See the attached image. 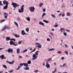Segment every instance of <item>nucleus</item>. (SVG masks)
<instances>
[{"label":"nucleus","instance_id":"nucleus-1","mask_svg":"<svg viewBox=\"0 0 73 73\" xmlns=\"http://www.w3.org/2000/svg\"><path fill=\"white\" fill-rule=\"evenodd\" d=\"M11 5H13V7L14 8H16V7H19V5H18V4L13 3V2H12V4Z\"/></svg>","mask_w":73,"mask_h":73},{"label":"nucleus","instance_id":"nucleus-2","mask_svg":"<svg viewBox=\"0 0 73 73\" xmlns=\"http://www.w3.org/2000/svg\"><path fill=\"white\" fill-rule=\"evenodd\" d=\"M24 5H23L21 6V9H19V13H22L24 12Z\"/></svg>","mask_w":73,"mask_h":73},{"label":"nucleus","instance_id":"nucleus-3","mask_svg":"<svg viewBox=\"0 0 73 73\" xmlns=\"http://www.w3.org/2000/svg\"><path fill=\"white\" fill-rule=\"evenodd\" d=\"M29 9L30 10V11L31 12H33L34 11H35V8L34 7V6H32L30 7L29 8Z\"/></svg>","mask_w":73,"mask_h":73},{"label":"nucleus","instance_id":"nucleus-4","mask_svg":"<svg viewBox=\"0 0 73 73\" xmlns=\"http://www.w3.org/2000/svg\"><path fill=\"white\" fill-rule=\"evenodd\" d=\"M37 55H35V54H33V58H31L32 60L33 61H34V60H35L36 59H37Z\"/></svg>","mask_w":73,"mask_h":73},{"label":"nucleus","instance_id":"nucleus-5","mask_svg":"<svg viewBox=\"0 0 73 73\" xmlns=\"http://www.w3.org/2000/svg\"><path fill=\"white\" fill-rule=\"evenodd\" d=\"M46 66L47 68H50V65H49V63H48L47 61H46Z\"/></svg>","mask_w":73,"mask_h":73},{"label":"nucleus","instance_id":"nucleus-6","mask_svg":"<svg viewBox=\"0 0 73 73\" xmlns=\"http://www.w3.org/2000/svg\"><path fill=\"white\" fill-rule=\"evenodd\" d=\"M10 45H13L15 46H17V44H16L15 43L13 42L12 41H10Z\"/></svg>","mask_w":73,"mask_h":73},{"label":"nucleus","instance_id":"nucleus-7","mask_svg":"<svg viewBox=\"0 0 73 73\" xmlns=\"http://www.w3.org/2000/svg\"><path fill=\"white\" fill-rule=\"evenodd\" d=\"M3 14L4 15V17L5 18V19H7V17H7V16H8V13H3Z\"/></svg>","mask_w":73,"mask_h":73},{"label":"nucleus","instance_id":"nucleus-8","mask_svg":"<svg viewBox=\"0 0 73 73\" xmlns=\"http://www.w3.org/2000/svg\"><path fill=\"white\" fill-rule=\"evenodd\" d=\"M13 50L12 49L9 48L7 49L8 52H13Z\"/></svg>","mask_w":73,"mask_h":73},{"label":"nucleus","instance_id":"nucleus-9","mask_svg":"<svg viewBox=\"0 0 73 73\" xmlns=\"http://www.w3.org/2000/svg\"><path fill=\"white\" fill-rule=\"evenodd\" d=\"M3 29H1L2 31H4V30H5V29H6L7 28V25L4 26L3 27Z\"/></svg>","mask_w":73,"mask_h":73},{"label":"nucleus","instance_id":"nucleus-10","mask_svg":"<svg viewBox=\"0 0 73 73\" xmlns=\"http://www.w3.org/2000/svg\"><path fill=\"white\" fill-rule=\"evenodd\" d=\"M9 4V3L7 2L5 6L3 7V8L4 9H7V8H8V5Z\"/></svg>","mask_w":73,"mask_h":73},{"label":"nucleus","instance_id":"nucleus-11","mask_svg":"<svg viewBox=\"0 0 73 73\" xmlns=\"http://www.w3.org/2000/svg\"><path fill=\"white\" fill-rule=\"evenodd\" d=\"M21 34L22 35H26V33H25L24 31L22 30L21 32Z\"/></svg>","mask_w":73,"mask_h":73},{"label":"nucleus","instance_id":"nucleus-12","mask_svg":"<svg viewBox=\"0 0 73 73\" xmlns=\"http://www.w3.org/2000/svg\"><path fill=\"white\" fill-rule=\"evenodd\" d=\"M71 15V14H70V13L69 12H67L66 14V16H68V17L70 16Z\"/></svg>","mask_w":73,"mask_h":73},{"label":"nucleus","instance_id":"nucleus-13","mask_svg":"<svg viewBox=\"0 0 73 73\" xmlns=\"http://www.w3.org/2000/svg\"><path fill=\"white\" fill-rule=\"evenodd\" d=\"M39 25H42V26L44 27V23L41 22H39Z\"/></svg>","mask_w":73,"mask_h":73},{"label":"nucleus","instance_id":"nucleus-14","mask_svg":"<svg viewBox=\"0 0 73 73\" xmlns=\"http://www.w3.org/2000/svg\"><path fill=\"white\" fill-rule=\"evenodd\" d=\"M26 19L28 21H31V18L29 17L26 18Z\"/></svg>","mask_w":73,"mask_h":73},{"label":"nucleus","instance_id":"nucleus-15","mask_svg":"<svg viewBox=\"0 0 73 73\" xmlns=\"http://www.w3.org/2000/svg\"><path fill=\"white\" fill-rule=\"evenodd\" d=\"M52 60V58H50L48 59L46 61H47V62H50V61H51Z\"/></svg>","mask_w":73,"mask_h":73},{"label":"nucleus","instance_id":"nucleus-16","mask_svg":"<svg viewBox=\"0 0 73 73\" xmlns=\"http://www.w3.org/2000/svg\"><path fill=\"white\" fill-rule=\"evenodd\" d=\"M23 66H26V67L28 66V63H23Z\"/></svg>","mask_w":73,"mask_h":73},{"label":"nucleus","instance_id":"nucleus-17","mask_svg":"<svg viewBox=\"0 0 73 73\" xmlns=\"http://www.w3.org/2000/svg\"><path fill=\"white\" fill-rule=\"evenodd\" d=\"M55 49L54 48H50L48 49V51H52V50H54Z\"/></svg>","mask_w":73,"mask_h":73},{"label":"nucleus","instance_id":"nucleus-18","mask_svg":"<svg viewBox=\"0 0 73 73\" xmlns=\"http://www.w3.org/2000/svg\"><path fill=\"white\" fill-rule=\"evenodd\" d=\"M6 39L7 41H9V40H11V39H10V38L9 37H7L6 38Z\"/></svg>","mask_w":73,"mask_h":73},{"label":"nucleus","instance_id":"nucleus-19","mask_svg":"<svg viewBox=\"0 0 73 73\" xmlns=\"http://www.w3.org/2000/svg\"><path fill=\"white\" fill-rule=\"evenodd\" d=\"M17 54H19L20 53V49L19 48H17Z\"/></svg>","mask_w":73,"mask_h":73},{"label":"nucleus","instance_id":"nucleus-20","mask_svg":"<svg viewBox=\"0 0 73 73\" xmlns=\"http://www.w3.org/2000/svg\"><path fill=\"white\" fill-rule=\"evenodd\" d=\"M49 33L51 36H54V33H53L52 32L50 31L49 32Z\"/></svg>","mask_w":73,"mask_h":73},{"label":"nucleus","instance_id":"nucleus-21","mask_svg":"<svg viewBox=\"0 0 73 73\" xmlns=\"http://www.w3.org/2000/svg\"><path fill=\"white\" fill-rule=\"evenodd\" d=\"M7 3H9L8 2H7V1H3V3L4 5H5L6 4L7 5Z\"/></svg>","mask_w":73,"mask_h":73},{"label":"nucleus","instance_id":"nucleus-22","mask_svg":"<svg viewBox=\"0 0 73 73\" xmlns=\"http://www.w3.org/2000/svg\"><path fill=\"white\" fill-rule=\"evenodd\" d=\"M38 52H39V51L37 50L35 52V55H36V56H38Z\"/></svg>","mask_w":73,"mask_h":73},{"label":"nucleus","instance_id":"nucleus-23","mask_svg":"<svg viewBox=\"0 0 73 73\" xmlns=\"http://www.w3.org/2000/svg\"><path fill=\"white\" fill-rule=\"evenodd\" d=\"M29 68L28 67H25L24 68V70H29Z\"/></svg>","mask_w":73,"mask_h":73},{"label":"nucleus","instance_id":"nucleus-24","mask_svg":"<svg viewBox=\"0 0 73 73\" xmlns=\"http://www.w3.org/2000/svg\"><path fill=\"white\" fill-rule=\"evenodd\" d=\"M4 55H0V58H2V60L4 59Z\"/></svg>","mask_w":73,"mask_h":73},{"label":"nucleus","instance_id":"nucleus-25","mask_svg":"<svg viewBox=\"0 0 73 73\" xmlns=\"http://www.w3.org/2000/svg\"><path fill=\"white\" fill-rule=\"evenodd\" d=\"M35 45H38V46L39 45H41V43H38V42H37L35 43Z\"/></svg>","mask_w":73,"mask_h":73},{"label":"nucleus","instance_id":"nucleus-26","mask_svg":"<svg viewBox=\"0 0 73 73\" xmlns=\"http://www.w3.org/2000/svg\"><path fill=\"white\" fill-rule=\"evenodd\" d=\"M14 62H15V60H13L12 61V62H9V64H13L14 63Z\"/></svg>","mask_w":73,"mask_h":73},{"label":"nucleus","instance_id":"nucleus-27","mask_svg":"<svg viewBox=\"0 0 73 73\" xmlns=\"http://www.w3.org/2000/svg\"><path fill=\"white\" fill-rule=\"evenodd\" d=\"M51 16L52 17H53V18H54V19H55V18H56V16H55V15H54L52 14H51Z\"/></svg>","mask_w":73,"mask_h":73},{"label":"nucleus","instance_id":"nucleus-28","mask_svg":"<svg viewBox=\"0 0 73 73\" xmlns=\"http://www.w3.org/2000/svg\"><path fill=\"white\" fill-rule=\"evenodd\" d=\"M43 5V3H40L39 6V7H41Z\"/></svg>","mask_w":73,"mask_h":73},{"label":"nucleus","instance_id":"nucleus-29","mask_svg":"<svg viewBox=\"0 0 73 73\" xmlns=\"http://www.w3.org/2000/svg\"><path fill=\"white\" fill-rule=\"evenodd\" d=\"M15 37H16L17 38H18V37H20V36L17 34L15 35Z\"/></svg>","mask_w":73,"mask_h":73},{"label":"nucleus","instance_id":"nucleus-30","mask_svg":"<svg viewBox=\"0 0 73 73\" xmlns=\"http://www.w3.org/2000/svg\"><path fill=\"white\" fill-rule=\"evenodd\" d=\"M28 50V49H26L25 50H24L23 52H21V53H25V52H26Z\"/></svg>","mask_w":73,"mask_h":73},{"label":"nucleus","instance_id":"nucleus-31","mask_svg":"<svg viewBox=\"0 0 73 73\" xmlns=\"http://www.w3.org/2000/svg\"><path fill=\"white\" fill-rule=\"evenodd\" d=\"M14 23L17 26V27H19V25H18V24H17V23L16 22H14Z\"/></svg>","mask_w":73,"mask_h":73},{"label":"nucleus","instance_id":"nucleus-32","mask_svg":"<svg viewBox=\"0 0 73 73\" xmlns=\"http://www.w3.org/2000/svg\"><path fill=\"white\" fill-rule=\"evenodd\" d=\"M64 53H65V54H66L67 55H68V51L65 50L64 51Z\"/></svg>","mask_w":73,"mask_h":73},{"label":"nucleus","instance_id":"nucleus-33","mask_svg":"<svg viewBox=\"0 0 73 73\" xmlns=\"http://www.w3.org/2000/svg\"><path fill=\"white\" fill-rule=\"evenodd\" d=\"M57 71V68H56L55 69V70L54 71H52V73H54L56 72Z\"/></svg>","mask_w":73,"mask_h":73},{"label":"nucleus","instance_id":"nucleus-34","mask_svg":"<svg viewBox=\"0 0 73 73\" xmlns=\"http://www.w3.org/2000/svg\"><path fill=\"white\" fill-rule=\"evenodd\" d=\"M3 68H4L5 69H7V67L5 65H3Z\"/></svg>","mask_w":73,"mask_h":73},{"label":"nucleus","instance_id":"nucleus-35","mask_svg":"<svg viewBox=\"0 0 73 73\" xmlns=\"http://www.w3.org/2000/svg\"><path fill=\"white\" fill-rule=\"evenodd\" d=\"M57 53L58 54H61V53H62V52H61V51H59L57 52Z\"/></svg>","mask_w":73,"mask_h":73},{"label":"nucleus","instance_id":"nucleus-36","mask_svg":"<svg viewBox=\"0 0 73 73\" xmlns=\"http://www.w3.org/2000/svg\"><path fill=\"white\" fill-rule=\"evenodd\" d=\"M5 21V20H1V21H0V23H2L3 22H4V21Z\"/></svg>","mask_w":73,"mask_h":73},{"label":"nucleus","instance_id":"nucleus-37","mask_svg":"<svg viewBox=\"0 0 73 73\" xmlns=\"http://www.w3.org/2000/svg\"><path fill=\"white\" fill-rule=\"evenodd\" d=\"M43 21L46 23H49V21H47L46 20H43Z\"/></svg>","mask_w":73,"mask_h":73},{"label":"nucleus","instance_id":"nucleus-38","mask_svg":"<svg viewBox=\"0 0 73 73\" xmlns=\"http://www.w3.org/2000/svg\"><path fill=\"white\" fill-rule=\"evenodd\" d=\"M21 66H19L18 67V68L16 70H17L18 69H20V68H21Z\"/></svg>","mask_w":73,"mask_h":73},{"label":"nucleus","instance_id":"nucleus-39","mask_svg":"<svg viewBox=\"0 0 73 73\" xmlns=\"http://www.w3.org/2000/svg\"><path fill=\"white\" fill-rule=\"evenodd\" d=\"M27 63L28 64H31V61L29 60L28 61Z\"/></svg>","mask_w":73,"mask_h":73},{"label":"nucleus","instance_id":"nucleus-40","mask_svg":"<svg viewBox=\"0 0 73 73\" xmlns=\"http://www.w3.org/2000/svg\"><path fill=\"white\" fill-rule=\"evenodd\" d=\"M25 30L27 32H29V28H27Z\"/></svg>","mask_w":73,"mask_h":73},{"label":"nucleus","instance_id":"nucleus-41","mask_svg":"<svg viewBox=\"0 0 73 73\" xmlns=\"http://www.w3.org/2000/svg\"><path fill=\"white\" fill-rule=\"evenodd\" d=\"M1 3H2V1H0V5L1 6H3V4Z\"/></svg>","mask_w":73,"mask_h":73},{"label":"nucleus","instance_id":"nucleus-42","mask_svg":"<svg viewBox=\"0 0 73 73\" xmlns=\"http://www.w3.org/2000/svg\"><path fill=\"white\" fill-rule=\"evenodd\" d=\"M37 47L39 48H41V45L40 44V45H39V46H37Z\"/></svg>","mask_w":73,"mask_h":73},{"label":"nucleus","instance_id":"nucleus-43","mask_svg":"<svg viewBox=\"0 0 73 73\" xmlns=\"http://www.w3.org/2000/svg\"><path fill=\"white\" fill-rule=\"evenodd\" d=\"M64 28H61L60 29V31L61 32H63V31H64Z\"/></svg>","mask_w":73,"mask_h":73},{"label":"nucleus","instance_id":"nucleus-44","mask_svg":"<svg viewBox=\"0 0 73 73\" xmlns=\"http://www.w3.org/2000/svg\"><path fill=\"white\" fill-rule=\"evenodd\" d=\"M46 15V13H44L42 14V17H44V16H45Z\"/></svg>","mask_w":73,"mask_h":73},{"label":"nucleus","instance_id":"nucleus-45","mask_svg":"<svg viewBox=\"0 0 73 73\" xmlns=\"http://www.w3.org/2000/svg\"><path fill=\"white\" fill-rule=\"evenodd\" d=\"M54 27H58V25H55L54 26Z\"/></svg>","mask_w":73,"mask_h":73},{"label":"nucleus","instance_id":"nucleus-46","mask_svg":"<svg viewBox=\"0 0 73 73\" xmlns=\"http://www.w3.org/2000/svg\"><path fill=\"white\" fill-rule=\"evenodd\" d=\"M66 65V63H64L62 65L63 67H64V66H65Z\"/></svg>","mask_w":73,"mask_h":73},{"label":"nucleus","instance_id":"nucleus-47","mask_svg":"<svg viewBox=\"0 0 73 73\" xmlns=\"http://www.w3.org/2000/svg\"><path fill=\"white\" fill-rule=\"evenodd\" d=\"M63 35L64 36H66L67 33H66L64 32L63 33Z\"/></svg>","mask_w":73,"mask_h":73},{"label":"nucleus","instance_id":"nucleus-48","mask_svg":"<svg viewBox=\"0 0 73 73\" xmlns=\"http://www.w3.org/2000/svg\"><path fill=\"white\" fill-rule=\"evenodd\" d=\"M46 40L47 41H50V39L49 38H47L46 39Z\"/></svg>","mask_w":73,"mask_h":73},{"label":"nucleus","instance_id":"nucleus-49","mask_svg":"<svg viewBox=\"0 0 73 73\" xmlns=\"http://www.w3.org/2000/svg\"><path fill=\"white\" fill-rule=\"evenodd\" d=\"M65 48H67L68 47V45H67V44H65Z\"/></svg>","mask_w":73,"mask_h":73},{"label":"nucleus","instance_id":"nucleus-50","mask_svg":"<svg viewBox=\"0 0 73 73\" xmlns=\"http://www.w3.org/2000/svg\"><path fill=\"white\" fill-rule=\"evenodd\" d=\"M18 44L19 45H20V44H21V41H19L18 42Z\"/></svg>","mask_w":73,"mask_h":73},{"label":"nucleus","instance_id":"nucleus-51","mask_svg":"<svg viewBox=\"0 0 73 73\" xmlns=\"http://www.w3.org/2000/svg\"><path fill=\"white\" fill-rule=\"evenodd\" d=\"M38 72V70H36L34 71V72H35V73H37Z\"/></svg>","mask_w":73,"mask_h":73},{"label":"nucleus","instance_id":"nucleus-52","mask_svg":"<svg viewBox=\"0 0 73 73\" xmlns=\"http://www.w3.org/2000/svg\"><path fill=\"white\" fill-rule=\"evenodd\" d=\"M46 10V9H45V8L42 9L43 12H45Z\"/></svg>","mask_w":73,"mask_h":73},{"label":"nucleus","instance_id":"nucleus-53","mask_svg":"<svg viewBox=\"0 0 73 73\" xmlns=\"http://www.w3.org/2000/svg\"><path fill=\"white\" fill-rule=\"evenodd\" d=\"M9 73H12L13 72V70H11L10 71H9Z\"/></svg>","mask_w":73,"mask_h":73},{"label":"nucleus","instance_id":"nucleus-54","mask_svg":"<svg viewBox=\"0 0 73 73\" xmlns=\"http://www.w3.org/2000/svg\"><path fill=\"white\" fill-rule=\"evenodd\" d=\"M17 21H21V20H20V19L19 18H17Z\"/></svg>","mask_w":73,"mask_h":73},{"label":"nucleus","instance_id":"nucleus-55","mask_svg":"<svg viewBox=\"0 0 73 73\" xmlns=\"http://www.w3.org/2000/svg\"><path fill=\"white\" fill-rule=\"evenodd\" d=\"M62 17H64V16H65V14H64V13L62 14Z\"/></svg>","mask_w":73,"mask_h":73},{"label":"nucleus","instance_id":"nucleus-56","mask_svg":"<svg viewBox=\"0 0 73 73\" xmlns=\"http://www.w3.org/2000/svg\"><path fill=\"white\" fill-rule=\"evenodd\" d=\"M66 32H70V31H69V30L66 29Z\"/></svg>","mask_w":73,"mask_h":73},{"label":"nucleus","instance_id":"nucleus-57","mask_svg":"<svg viewBox=\"0 0 73 73\" xmlns=\"http://www.w3.org/2000/svg\"><path fill=\"white\" fill-rule=\"evenodd\" d=\"M64 59V57H62L61 58V60H63Z\"/></svg>","mask_w":73,"mask_h":73},{"label":"nucleus","instance_id":"nucleus-58","mask_svg":"<svg viewBox=\"0 0 73 73\" xmlns=\"http://www.w3.org/2000/svg\"><path fill=\"white\" fill-rule=\"evenodd\" d=\"M10 40H13V41H16V40L13 39H11Z\"/></svg>","mask_w":73,"mask_h":73},{"label":"nucleus","instance_id":"nucleus-59","mask_svg":"<svg viewBox=\"0 0 73 73\" xmlns=\"http://www.w3.org/2000/svg\"><path fill=\"white\" fill-rule=\"evenodd\" d=\"M61 16V13L59 14L58 15V17H60V16Z\"/></svg>","mask_w":73,"mask_h":73},{"label":"nucleus","instance_id":"nucleus-60","mask_svg":"<svg viewBox=\"0 0 73 73\" xmlns=\"http://www.w3.org/2000/svg\"><path fill=\"white\" fill-rule=\"evenodd\" d=\"M33 50V49L32 48H31L29 49V50L30 51L32 50Z\"/></svg>","mask_w":73,"mask_h":73},{"label":"nucleus","instance_id":"nucleus-61","mask_svg":"<svg viewBox=\"0 0 73 73\" xmlns=\"http://www.w3.org/2000/svg\"><path fill=\"white\" fill-rule=\"evenodd\" d=\"M20 66H23V63H21L20 64Z\"/></svg>","mask_w":73,"mask_h":73},{"label":"nucleus","instance_id":"nucleus-62","mask_svg":"<svg viewBox=\"0 0 73 73\" xmlns=\"http://www.w3.org/2000/svg\"><path fill=\"white\" fill-rule=\"evenodd\" d=\"M65 7V5H61V7Z\"/></svg>","mask_w":73,"mask_h":73},{"label":"nucleus","instance_id":"nucleus-63","mask_svg":"<svg viewBox=\"0 0 73 73\" xmlns=\"http://www.w3.org/2000/svg\"><path fill=\"white\" fill-rule=\"evenodd\" d=\"M36 48H34L33 50V52H35V50H36Z\"/></svg>","mask_w":73,"mask_h":73},{"label":"nucleus","instance_id":"nucleus-64","mask_svg":"<svg viewBox=\"0 0 73 73\" xmlns=\"http://www.w3.org/2000/svg\"><path fill=\"white\" fill-rule=\"evenodd\" d=\"M19 58H23V56H19Z\"/></svg>","mask_w":73,"mask_h":73}]
</instances>
